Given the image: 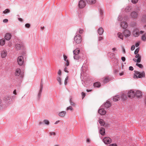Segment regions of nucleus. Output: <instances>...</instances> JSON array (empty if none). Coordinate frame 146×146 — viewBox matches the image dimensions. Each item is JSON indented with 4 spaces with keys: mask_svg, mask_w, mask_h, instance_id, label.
<instances>
[{
    "mask_svg": "<svg viewBox=\"0 0 146 146\" xmlns=\"http://www.w3.org/2000/svg\"><path fill=\"white\" fill-rule=\"evenodd\" d=\"M131 10V6H128L125 8V11L126 12H129Z\"/></svg>",
    "mask_w": 146,
    "mask_h": 146,
    "instance_id": "30",
    "label": "nucleus"
},
{
    "mask_svg": "<svg viewBox=\"0 0 146 146\" xmlns=\"http://www.w3.org/2000/svg\"><path fill=\"white\" fill-rule=\"evenodd\" d=\"M82 95V99H83V98L85 96V94L83 92H82L81 93Z\"/></svg>",
    "mask_w": 146,
    "mask_h": 146,
    "instance_id": "48",
    "label": "nucleus"
},
{
    "mask_svg": "<svg viewBox=\"0 0 146 146\" xmlns=\"http://www.w3.org/2000/svg\"><path fill=\"white\" fill-rule=\"evenodd\" d=\"M135 93L132 90H131L128 92V96L129 98H132L135 96Z\"/></svg>",
    "mask_w": 146,
    "mask_h": 146,
    "instance_id": "6",
    "label": "nucleus"
},
{
    "mask_svg": "<svg viewBox=\"0 0 146 146\" xmlns=\"http://www.w3.org/2000/svg\"><path fill=\"white\" fill-rule=\"evenodd\" d=\"M112 50L113 52H114L116 50V48H113L112 49Z\"/></svg>",
    "mask_w": 146,
    "mask_h": 146,
    "instance_id": "64",
    "label": "nucleus"
},
{
    "mask_svg": "<svg viewBox=\"0 0 146 146\" xmlns=\"http://www.w3.org/2000/svg\"><path fill=\"white\" fill-rule=\"evenodd\" d=\"M103 141L105 144H109L111 142V139L109 137H105L103 139Z\"/></svg>",
    "mask_w": 146,
    "mask_h": 146,
    "instance_id": "5",
    "label": "nucleus"
},
{
    "mask_svg": "<svg viewBox=\"0 0 146 146\" xmlns=\"http://www.w3.org/2000/svg\"><path fill=\"white\" fill-rule=\"evenodd\" d=\"M100 134L102 135H104L105 134V131L104 128L102 127L100 130Z\"/></svg>",
    "mask_w": 146,
    "mask_h": 146,
    "instance_id": "16",
    "label": "nucleus"
},
{
    "mask_svg": "<svg viewBox=\"0 0 146 146\" xmlns=\"http://www.w3.org/2000/svg\"><path fill=\"white\" fill-rule=\"evenodd\" d=\"M58 75H61V70H59L58 72Z\"/></svg>",
    "mask_w": 146,
    "mask_h": 146,
    "instance_id": "62",
    "label": "nucleus"
},
{
    "mask_svg": "<svg viewBox=\"0 0 146 146\" xmlns=\"http://www.w3.org/2000/svg\"><path fill=\"white\" fill-rule=\"evenodd\" d=\"M121 18H122V17L120 15H119L118 17V18H117V19H118V20L119 21H121Z\"/></svg>",
    "mask_w": 146,
    "mask_h": 146,
    "instance_id": "47",
    "label": "nucleus"
},
{
    "mask_svg": "<svg viewBox=\"0 0 146 146\" xmlns=\"http://www.w3.org/2000/svg\"><path fill=\"white\" fill-rule=\"evenodd\" d=\"M124 74V72H121L120 73H119V75L120 76H121L123 75Z\"/></svg>",
    "mask_w": 146,
    "mask_h": 146,
    "instance_id": "63",
    "label": "nucleus"
},
{
    "mask_svg": "<svg viewBox=\"0 0 146 146\" xmlns=\"http://www.w3.org/2000/svg\"><path fill=\"white\" fill-rule=\"evenodd\" d=\"M110 80V79L108 77H105L103 80V82L104 83H107Z\"/></svg>",
    "mask_w": 146,
    "mask_h": 146,
    "instance_id": "15",
    "label": "nucleus"
},
{
    "mask_svg": "<svg viewBox=\"0 0 146 146\" xmlns=\"http://www.w3.org/2000/svg\"><path fill=\"white\" fill-rule=\"evenodd\" d=\"M120 26L123 29H126L127 27V25L126 22H123L121 23Z\"/></svg>",
    "mask_w": 146,
    "mask_h": 146,
    "instance_id": "14",
    "label": "nucleus"
},
{
    "mask_svg": "<svg viewBox=\"0 0 146 146\" xmlns=\"http://www.w3.org/2000/svg\"><path fill=\"white\" fill-rule=\"evenodd\" d=\"M7 55V52L5 50H3L1 53V56L2 58H5Z\"/></svg>",
    "mask_w": 146,
    "mask_h": 146,
    "instance_id": "12",
    "label": "nucleus"
},
{
    "mask_svg": "<svg viewBox=\"0 0 146 146\" xmlns=\"http://www.w3.org/2000/svg\"><path fill=\"white\" fill-rule=\"evenodd\" d=\"M98 113L101 115H104L106 113V111L104 109L101 108L98 110Z\"/></svg>",
    "mask_w": 146,
    "mask_h": 146,
    "instance_id": "11",
    "label": "nucleus"
},
{
    "mask_svg": "<svg viewBox=\"0 0 146 146\" xmlns=\"http://www.w3.org/2000/svg\"><path fill=\"white\" fill-rule=\"evenodd\" d=\"M129 70H133V67L131 66H130L129 68Z\"/></svg>",
    "mask_w": 146,
    "mask_h": 146,
    "instance_id": "55",
    "label": "nucleus"
},
{
    "mask_svg": "<svg viewBox=\"0 0 146 146\" xmlns=\"http://www.w3.org/2000/svg\"><path fill=\"white\" fill-rule=\"evenodd\" d=\"M123 34L125 37H127L130 35L131 33L129 30H126L124 31Z\"/></svg>",
    "mask_w": 146,
    "mask_h": 146,
    "instance_id": "9",
    "label": "nucleus"
},
{
    "mask_svg": "<svg viewBox=\"0 0 146 146\" xmlns=\"http://www.w3.org/2000/svg\"><path fill=\"white\" fill-rule=\"evenodd\" d=\"M66 113V112L65 111H62L59 113L58 115L60 117H63L64 116Z\"/></svg>",
    "mask_w": 146,
    "mask_h": 146,
    "instance_id": "21",
    "label": "nucleus"
},
{
    "mask_svg": "<svg viewBox=\"0 0 146 146\" xmlns=\"http://www.w3.org/2000/svg\"><path fill=\"white\" fill-rule=\"evenodd\" d=\"M11 99L10 96H5L4 98V100H5L6 102L7 101Z\"/></svg>",
    "mask_w": 146,
    "mask_h": 146,
    "instance_id": "28",
    "label": "nucleus"
},
{
    "mask_svg": "<svg viewBox=\"0 0 146 146\" xmlns=\"http://www.w3.org/2000/svg\"><path fill=\"white\" fill-rule=\"evenodd\" d=\"M86 142L89 143H90V139L89 138H87L86 139Z\"/></svg>",
    "mask_w": 146,
    "mask_h": 146,
    "instance_id": "59",
    "label": "nucleus"
},
{
    "mask_svg": "<svg viewBox=\"0 0 146 146\" xmlns=\"http://www.w3.org/2000/svg\"><path fill=\"white\" fill-rule=\"evenodd\" d=\"M15 76H19L21 75V77L22 78L23 77V75L22 74H21V70L20 68H17L16 69L15 72Z\"/></svg>",
    "mask_w": 146,
    "mask_h": 146,
    "instance_id": "8",
    "label": "nucleus"
},
{
    "mask_svg": "<svg viewBox=\"0 0 146 146\" xmlns=\"http://www.w3.org/2000/svg\"><path fill=\"white\" fill-rule=\"evenodd\" d=\"M43 122L45 124H46L47 125H48L49 123V121L48 120H47L46 119L44 120L43 121Z\"/></svg>",
    "mask_w": 146,
    "mask_h": 146,
    "instance_id": "43",
    "label": "nucleus"
},
{
    "mask_svg": "<svg viewBox=\"0 0 146 146\" xmlns=\"http://www.w3.org/2000/svg\"><path fill=\"white\" fill-rule=\"evenodd\" d=\"M25 27L27 28H29L30 27V25L29 23L26 24L25 25Z\"/></svg>",
    "mask_w": 146,
    "mask_h": 146,
    "instance_id": "49",
    "label": "nucleus"
},
{
    "mask_svg": "<svg viewBox=\"0 0 146 146\" xmlns=\"http://www.w3.org/2000/svg\"><path fill=\"white\" fill-rule=\"evenodd\" d=\"M43 83L41 82L40 83V89L39 91V92L38 93V97L39 98L40 97V96L42 92V89H43Z\"/></svg>",
    "mask_w": 146,
    "mask_h": 146,
    "instance_id": "13",
    "label": "nucleus"
},
{
    "mask_svg": "<svg viewBox=\"0 0 146 146\" xmlns=\"http://www.w3.org/2000/svg\"><path fill=\"white\" fill-rule=\"evenodd\" d=\"M56 134V133L54 132H50L49 133V135L50 136L52 135H55Z\"/></svg>",
    "mask_w": 146,
    "mask_h": 146,
    "instance_id": "45",
    "label": "nucleus"
},
{
    "mask_svg": "<svg viewBox=\"0 0 146 146\" xmlns=\"http://www.w3.org/2000/svg\"><path fill=\"white\" fill-rule=\"evenodd\" d=\"M5 43V40L4 39H2L0 40V44L1 45H3Z\"/></svg>",
    "mask_w": 146,
    "mask_h": 146,
    "instance_id": "33",
    "label": "nucleus"
},
{
    "mask_svg": "<svg viewBox=\"0 0 146 146\" xmlns=\"http://www.w3.org/2000/svg\"><path fill=\"white\" fill-rule=\"evenodd\" d=\"M131 17L133 18H137L138 15L137 13L135 11H133L130 14Z\"/></svg>",
    "mask_w": 146,
    "mask_h": 146,
    "instance_id": "10",
    "label": "nucleus"
},
{
    "mask_svg": "<svg viewBox=\"0 0 146 146\" xmlns=\"http://www.w3.org/2000/svg\"><path fill=\"white\" fill-rule=\"evenodd\" d=\"M24 62L23 58L22 56H19L17 58V62L19 65L21 66L23 65Z\"/></svg>",
    "mask_w": 146,
    "mask_h": 146,
    "instance_id": "3",
    "label": "nucleus"
},
{
    "mask_svg": "<svg viewBox=\"0 0 146 146\" xmlns=\"http://www.w3.org/2000/svg\"><path fill=\"white\" fill-rule=\"evenodd\" d=\"M70 102L71 105L73 106H75V104L72 101V98H70Z\"/></svg>",
    "mask_w": 146,
    "mask_h": 146,
    "instance_id": "37",
    "label": "nucleus"
},
{
    "mask_svg": "<svg viewBox=\"0 0 146 146\" xmlns=\"http://www.w3.org/2000/svg\"><path fill=\"white\" fill-rule=\"evenodd\" d=\"M108 55L110 57H113L114 56L115 54L113 53L110 52L108 54Z\"/></svg>",
    "mask_w": 146,
    "mask_h": 146,
    "instance_id": "35",
    "label": "nucleus"
},
{
    "mask_svg": "<svg viewBox=\"0 0 146 146\" xmlns=\"http://www.w3.org/2000/svg\"><path fill=\"white\" fill-rule=\"evenodd\" d=\"M142 21L143 22L146 21V15H144L143 17Z\"/></svg>",
    "mask_w": 146,
    "mask_h": 146,
    "instance_id": "39",
    "label": "nucleus"
},
{
    "mask_svg": "<svg viewBox=\"0 0 146 146\" xmlns=\"http://www.w3.org/2000/svg\"><path fill=\"white\" fill-rule=\"evenodd\" d=\"M134 72L135 75L133 77L134 78H141L145 76V73L144 71H142L141 72L135 70Z\"/></svg>",
    "mask_w": 146,
    "mask_h": 146,
    "instance_id": "1",
    "label": "nucleus"
},
{
    "mask_svg": "<svg viewBox=\"0 0 146 146\" xmlns=\"http://www.w3.org/2000/svg\"><path fill=\"white\" fill-rule=\"evenodd\" d=\"M135 48V46L134 45H133L131 47V50H134Z\"/></svg>",
    "mask_w": 146,
    "mask_h": 146,
    "instance_id": "53",
    "label": "nucleus"
},
{
    "mask_svg": "<svg viewBox=\"0 0 146 146\" xmlns=\"http://www.w3.org/2000/svg\"><path fill=\"white\" fill-rule=\"evenodd\" d=\"M121 59L122 60L123 62L125 61V58L124 57H121Z\"/></svg>",
    "mask_w": 146,
    "mask_h": 146,
    "instance_id": "56",
    "label": "nucleus"
},
{
    "mask_svg": "<svg viewBox=\"0 0 146 146\" xmlns=\"http://www.w3.org/2000/svg\"><path fill=\"white\" fill-rule=\"evenodd\" d=\"M10 12V10L9 9H6L5 11H3V13L4 14H6L9 13Z\"/></svg>",
    "mask_w": 146,
    "mask_h": 146,
    "instance_id": "36",
    "label": "nucleus"
},
{
    "mask_svg": "<svg viewBox=\"0 0 146 146\" xmlns=\"http://www.w3.org/2000/svg\"><path fill=\"white\" fill-rule=\"evenodd\" d=\"M21 47V45L20 44H17L15 45V48L17 50L20 49Z\"/></svg>",
    "mask_w": 146,
    "mask_h": 146,
    "instance_id": "29",
    "label": "nucleus"
},
{
    "mask_svg": "<svg viewBox=\"0 0 146 146\" xmlns=\"http://www.w3.org/2000/svg\"><path fill=\"white\" fill-rule=\"evenodd\" d=\"M117 35L118 37L120 38L121 39L123 40V36L121 33L120 32L118 33L117 34Z\"/></svg>",
    "mask_w": 146,
    "mask_h": 146,
    "instance_id": "32",
    "label": "nucleus"
},
{
    "mask_svg": "<svg viewBox=\"0 0 146 146\" xmlns=\"http://www.w3.org/2000/svg\"><path fill=\"white\" fill-rule=\"evenodd\" d=\"M73 108L71 106H69L68 107H67L66 108V110H70L72 111L73 110Z\"/></svg>",
    "mask_w": 146,
    "mask_h": 146,
    "instance_id": "38",
    "label": "nucleus"
},
{
    "mask_svg": "<svg viewBox=\"0 0 146 146\" xmlns=\"http://www.w3.org/2000/svg\"><path fill=\"white\" fill-rule=\"evenodd\" d=\"M138 1V0H132V2L134 3H136Z\"/></svg>",
    "mask_w": 146,
    "mask_h": 146,
    "instance_id": "50",
    "label": "nucleus"
},
{
    "mask_svg": "<svg viewBox=\"0 0 146 146\" xmlns=\"http://www.w3.org/2000/svg\"><path fill=\"white\" fill-rule=\"evenodd\" d=\"M87 2L89 4H92L95 3L96 1V0H87Z\"/></svg>",
    "mask_w": 146,
    "mask_h": 146,
    "instance_id": "23",
    "label": "nucleus"
},
{
    "mask_svg": "<svg viewBox=\"0 0 146 146\" xmlns=\"http://www.w3.org/2000/svg\"><path fill=\"white\" fill-rule=\"evenodd\" d=\"M74 59L78 60L81 57L79 56V54L74 55Z\"/></svg>",
    "mask_w": 146,
    "mask_h": 146,
    "instance_id": "31",
    "label": "nucleus"
},
{
    "mask_svg": "<svg viewBox=\"0 0 146 146\" xmlns=\"http://www.w3.org/2000/svg\"><path fill=\"white\" fill-rule=\"evenodd\" d=\"M139 42H137L136 43V44H135V46H136V47H137L138 46H139Z\"/></svg>",
    "mask_w": 146,
    "mask_h": 146,
    "instance_id": "58",
    "label": "nucleus"
},
{
    "mask_svg": "<svg viewBox=\"0 0 146 146\" xmlns=\"http://www.w3.org/2000/svg\"><path fill=\"white\" fill-rule=\"evenodd\" d=\"M141 39L142 40L145 41L146 40V37L145 35H143L142 36Z\"/></svg>",
    "mask_w": 146,
    "mask_h": 146,
    "instance_id": "42",
    "label": "nucleus"
},
{
    "mask_svg": "<svg viewBox=\"0 0 146 146\" xmlns=\"http://www.w3.org/2000/svg\"><path fill=\"white\" fill-rule=\"evenodd\" d=\"M11 37V35L9 33H7L5 36V39L7 40H9Z\"/></svg>",
    "mask_w": 146,
    "mask_h": 146,
    "instance_id": "20",
    "label": "nucleus"
},
{
    "mask_svg": "<svg viewBox=\"0 0 146 146\" xmlns=\"http://www.w3.org/2000/svg\"><path fill=\"white\" fill-rule=\"evenodd\" d=\"M136 65L141 68H142L143 67V66L141 64L136 63Z\"/></svg>",
    "mask_w": 146,
    "mask_h": 146,
    "instance_id": "41",
    "label": "nucleus"
},
{
    "mask_svg": "<svg viewBox=\"0 0 146 146\" xmlns=\"http://www.w3.org/2000/svg\"><path fill=\"white\" fill-rule=\"evenodd\" d=\"M57 80L59 82V84L60 85H61L62 84L61 82V78L60 77H57Z\"/></svg>",
    "mask_w": 146,
    "mask_h": 146,
    "instance_id": "40",
    "label": "nucleus"
},
{
    "mask_svg": "<svg viewBox=\"0 0 146 146\" xmlns=\"http://www.w3.org/2000/svg\"><path fill=\"white\" fill-rule=\"evenodd\" d=\"M136 55L135 57L136 58H138L137 60V62L138 63L140 62L141 61V56L138 54H136Z\"/></svg>",
    "mask_w": 146,
    "mask_h": 146,
    "instance_id": "18",
    "label": "nucleus"
},
{
    "mask_svg": "<svg viewBox=\"0 0 146 146\" xmlns=\"http://www.w3.org/2000/svg\"><path fill=\"white\" fill-rule=\"evenodd\" d=\"M135 96L138 98H139L142 96L141 92L139 91H137L135 93Z\"/></svg>",
    "mask_w": 146,
    "mask_h": 146,
    "instance_id": "17",
    "label": "nucleus"
},
{
    "mask_svg": "<svg viewBox=\"0 0 146 146\" xmlns=\"http://www.w3.org/2000/svg\"><path fill=\"white\" fill-rule=\"evenodd\" d=\"M77 44L80 43L82 41V38L80 35L78 34L74 38Z\"/></svg>",
    "mask_w": 146,
    "mask_h": 146,
    "instance_id": "2",
    "label": "nucleus"
},
{
    "mask_svg": "<svg viewBox=\"0 0 146 146\" xmlns=\"http://www.w3.org/2000/svg\"><path fill=\"white\" fill-rule=\"evenodd\" d=\"M121 97L123 100H125L127 98V97L125 94H121Z\"/></svg>",
    "mask_w": 146,
    "mask_h": 146,
    "instance_id": "27",
    "label": "nucleus"
},
{
    "mask_svg": "<svg viewBox=\"0 0 146 146\" xmlns=\"http://www.w3.org/2000/svg\"><path fill=\"white\" fill-rule=\"evenodd\" d=\"M139 52V48H137V49H136L135 50L134 52L135 54H138Z\"/></svg>",
    "mask_w": 146,
    "mask_h": 146,
    "instance_id": "44",
    "label": "nucleus"
},
{
    "mask_svg": "<svg viewBox=\"0 0 146 146\" xmlns=\"http://www.w3.org/2000/svg\"><path fill=\"white\" fill-rule=\"evenodd\" d=\"M133 36L135 37L138 36L139 35V30L137 28L134 29L133 32Z\"/></svg>",
    "mask_w": 146,
    "mask_h": 146,
    "instance_id": "7",
    "label": "nucleus"
},
{
    "mask_svg": "<svg viewBox=\"0 0 146 146\" xmlns=\"http://www.w3.org/2000/svg\"><path fill=\"white\" fill-rule=\"evenodd\" d=\"M65 61L66 62V66H68L69 65V62L68 60H67Z\"/></svg>",
    "mask_w": 146,
    "mask_h": 146,
    "instance_id": "51",
    "label": "nucleus"
},
{
    "mask_svg": "<svg viewBox=\"0 0 146 146\" xmlns=\"http://www.w3.org/2000/svg\"><path fill=\"white\" fill-rule=\"evenodd\" d=\"M64 71L66 72H67V73H68V71L67 70V68L66 67H65L64 68Z\"/></svg>",
    "mask_w": 146,
    "mask_h": 146,
    "instance_id": "57",
    "label": "nucleus"
},
{
    "mask_svg": "<svg viewBox=\"0 0 146 146\" xmlns=\"http://www.w3.org/2000/svg\"><path fill=\"white\" fill-rule=\"evenodd\" d=\"M103 39V38L102 37L100 36L99 38V40L100 41Z\"/></svg>",
    "mask_w": 146,
    "mask_h": 146,
    "instance_id": "60",
    "label": "nucleus"
},
{
    "mask_svg": "<svg viewBox=\"0 0 146 146\" xmlns=\"http://www.w3.org/2000/svg\"><path fill=\"white\" fill-rule=\"evenodd\" d=\"M111 104L108 101L106 102L104 104V106L106 108H108L111 106Z\"/></svg>",
    "mask_w": 146,
    "mask_h": 146,
    "instance_id": "19",
    "label": "nucleus"
},
{
    "mask_svg": "<svg viewBox=\"0 0 146 146\" xmlns=\"http://www.w3.org/2000/svg\"><path fill=\"white\" fill-rule=\"evenodd\" d=\"M98 33L99 34V35H102L104 32V30L102 28H100L98 30Z\"/></svg>",
    "mask_w": 146,
    "mask_h": 146,
    "instance_id": "22",
    "label": "nucleus"
},
{
    "mask_svg": "<svg viewBox=\"0 0 146 146\" xmlns=\"http://www.w3.org/2000/svg\"><path fill=\"white\" fill-rule=\"evenodd\" d=\"M73 52L74 55L79 54L80 51L79 49L77 48L73 51Z\"/></svg>",
    "mask_w": 146,
    "mask_h": 146,
    "instance_id": "24",
    "label": "nucleus"
},
{
    "mask_svg": "<svg viewBox=\"0 0 146 146\" xmlns=\"http://www.w3.org/2000/svg\"><path fill=\"white\" fill-rule=\"evenodd\" d=\"M110 146H117V145L116 144H110Z\"/></svg>",
    "mask_w": 146,
    "mask_h": 146,
    "instance_id": "61",
    "label": "nucleus"
},
{
    "mask_svg": "<svg viewBox=\"0 0 146 146\" xmlns=\"http://www.w3.org/2000/svg\"><path fill=\"white\" fill-rule=\"evenodd\" d=\"M120 96L119 95L116 96H114L113 98V100L114 101L116 102L118 101L119 99Z\"/></svg>",
    "mask_w": 146,
    "mask_h": 146,
    "instance_id": "25",
    "label": "nucleus"
},
{
    "mask_svg": "<svg viewBox=\"0 0 146 146\" xmlns=\"http://www.w3.org/2000/svg\"><path fill=\"white\" fill-rule=\"evenodd\" d=\"M84 32L83 30L82 29H80L79 30V33L80 34H82Z\"/></svg>",
    "mask_w": 146,
    "mask_h": 146,
    "instance_id": "46",
    "label": "nucleus"
},
{
    "mask_svg": "<svg viewBox=\"0 0 146 146\" xmlns=\"http://www.w3.org/2000/svg\"><path fill=\"white\" fill-rule=\"evenodd\" d=\"M99 122L101 125L104 126L105 124L104 121L102 119H100L99 120Z\"/></svg>",
    "mask_w": 146,
    "mask_h": 146,
    "instance_id": "34",
    "label": "nucleus"
},
{
    "mask_svg": "<svg viewBox=\"0 0 146 146\" xmlns=\"http://www.w3.org/2000/svg\"><path fill=\"white\" fill-rule=\"evenodd\" d=\"M94 86L96 87H99L100 86V84L99 82H96L94 83L93 85Z\"/></svg>",
    "mask_w": 146,
    "mask_h": 146,
    "instance_id": "26",
    "label": "nucleus"
},
{
    "mask_svg": "<svg viewBox=\"0 0 146 146\" xmlns=\"http://www.w3.org/2000/svg\"><path fill=\"white\" fill-rule=\"evenodd\" d=\"M63 57H64V59L65 61H66L67 60L66 59L67 58V57L66 56L64 55H63Z\"/></svg>",
    "mask_w": 146,
    "mask_h": 146,
    "instance_id": "52",
    "label": "nucleus"
},
{
    "mask_svg": "<svg viewBox=\"0 0 146 146\" xmlns=\"http://www.w3.org/2000/svg\"><path fill=\"white\" fill-rule=\"evenodd\" d=\"M3 21L4 23H7L8 22V20L7 19H4Z\"/></svg>",
    "mask_w": 146,
    "mask_h": 146,
    "instance_id": "54",
    "label": "nucleus"
},
{
    "mask_svg": "<svg viewBox=\"0 0 146 146\" xmlns=\"http://www.w3.org/2000/svg\"><path fill=\"white\" fill-rule=\"evenodd\" d=\"M85 2L83 0H81L79 2L78 6L80 8H83L86 6Z\"/></svg>",
    "mask_w": 146,
    "mask_h": 146,
    "instance_id": "4",
    "label": "nucleus"
}]
</instances>
